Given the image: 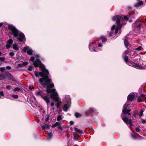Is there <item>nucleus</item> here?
<instances>
[{
  "instance_id": "35",
  "label": "nucleus",
  "mask_w": 146,
  "mask_h": 146,
  "mask_svg": "<svg viewBox=\"0 0 146 146\" xmlns=\"http://www.w3.org/2000/svg\"><path fill=\"white\" fill-rule=\"evenodd\" d=\"M23 66L24 67L25 66H26L28 64V63L27 62H23Z\"/></svg>"
},
{
  "instance_id": "42",
  "label": "nucleus",
  "mask_w": 146,
  "mask_h": 146,
  "mask_svg": "<svg viewBox=\"0 0 146 146\" xmlns=\"http://www.w3.org/2000/svg\"><path fill=\"white\" fill-rule=\"evenodd\" d=\"M35 58L34 57H33V56L31 57V58L30 60L32 62H33L35 59Z\"/></svg>"
},
{
  "instance_id": "39",
  "label": "nucleus",
  "mask_w": 146,
  "mask_h": 146,
  "mask_svg": "<svg viewBox=\"0 0 146 146\" xmlns=\"http://www.w3.org/2000/svg\"><path fill=\"white\" fill-rule=\"evenodd\" d=\"M136 131L137 132H139L140 131V129L138 127H136L135 128Z\"/></svg>"
},
{
  "instance_id": "19",
  "label": "nucleus",
  "mask_w": 146,
  "mask_h": 146,
  "mask_svg": "<svg viewBox=\"0 0 146 146\" xmlns=\"http://www.w3.org/2000/svg\"><path fill=\"white\" fill-rule=\"evenodd\" d=\"M52 133L51 132L49 133L48 134L47 137V139L48 140H50L51 139L52 136Z\"/></svg>"
},
{
  "instance_id": "32",
  "label": "nucleus",
  "mask_w": 146,
  "mask_h": 146,
  "mask_svg": "<svg viewBox=\"0 0 146 146\" xmlns=\"http://www.w3.org/2000/svg\"><path fill=\"white\" fill-rule=\"evenodd\" d=\"M143 101V99L141 98V97H139L137 100V101L138 102H142Z\"/></svg>"
},
{
  "instance_id": "53",
  "label": "nucleus",
  "mask_w": 146,
  "mask_h": 146,
  "mask_svg": "<svg viewBox=\"0 0 146 146\" xmlns=\"http://www.w3.org/2000/svg\"><path fill=\"white\" fill-rule=\"evenodd\" d=\"M6 68L7 69H9V70L11 69V67L10 66H7L6 67Z\"/></svg>"
},
{
  "instance_id": "2",
  "label": "nucleus",
  "mask_w": 146,
  "mask_h": 146,
  "mask_svg": "<svg viewBox=\"0 0 146 146\" xmlns=\"http://www.w3.org/2000/svg\"><path fill=\"white\" fill-rule=\"evenodd\" d=\"M8 27L11 32L9 33L13 34L15 37H17L18 40L20 42H24L25 41V38L24 34L22 33H20L17 29L12 25H9Z\"/></svg>"
},
{
  "instance_id": "1",
  "label": "nucleus",
  "mask_w": 146,
  "mask_h": 146,
  "mask_svg": "<svg viewBox=\"0 0 146 146\" xmlns=\"http://www.w3.org/2000/svg\"><path fill=\"white\" fill-rule=\"evenodd\" d=\"M35 56L36 59L33 62L34 65L35 67L39 66L41 69V72H38L37 71H35V75L36 77H38L39 76L42 77L39 79L40 83L43 87H46V91L49 92L50 91V88L54 87V84L48 76L49 74L48 70L45 69L44 66H42L40 61L37 59V58H40V55L36 54L35 55Z\"/></svg>"
},
{
  "instance_id": "49",
  "label": "nucleus",
  "mask_w": 146,
  "mask_h": 146,
  "mask_svg": "<svg viewBox=\"0 0 146 146\" xmlns=\"http://www.w3.org/2000/svg\"><path fill=\"white\" fill-rule=\"evenodd\" d=\"M142 122L143 123H146V121L145 120L143 119L142 121Z\"/></svg>"
},
{
  "instance_id": "58",
  "label": "nucleus",
  "mask_w": 146,
  "mask_h": 146,
  "mask_svg": "<svg viewBox=\"0 0 146 146\" xmlns=\"http://www.w3.org/2000/svg\"><path fill=\"white\" fill-rule=\"evenodd\" d=\"M138 22H139V20L138 19L135 22V23H138Z\"/></svg>"
},
{
  "instance_id": "63",
  "label": "nucleus",
  "mask_w": 146,
  "mask_h": 146,
  "mask_svg": "<svg viewBox=\"0 0 146 146\" xmlns=\"http://www.w3.org/2000/svg\"><path fill=\"white\" fill-rule=\"evenodd\" d=\"M132 136L134 137V138H135V135H132Z\"/></svg>"
},
{
  "instance_id": "4",
  "label": "nucleus",
  "mask_w": 146,
  "mask_h": 146,
  "mask_svg": "<svg viewBox=\"0 0 146 146\" xmlns=\"http://www.w3.org/2000/svg\"><path fill=\"white\" fill-rule=\"evenodd\" d=\"M123 19V18L121 16L117 15L113 17L112 20L113 21H116V22L117 23V27L115 28V33H117L118 32V30H120L121 27L122 25L120 23L121 21Z\"/></svg>"
},
{
  "instance_id": "50",
  "label": "nucleus",
  "mask_w": 146,
  "mask_h": 146,
  "mask_svg": "<svg viewBox=\"0 0 146 146\" xmlns=\"http://www.w3.org/2000/svg\"><path fill=\"white\" fill-rule=\"evenodd\" d=\"M50 106H54V103L53 102H52L50 104Z\"/></svg>"
},
{
  "instance_id": "18",
  "label": "nucleus",
  "mask_w": 146,
  "mask_h": 146,
  "mask_svg": "<svg viewBox=\"0 0 146 146\" xmlns=\"http://www.w3.org/2000/svg\"><path fill=\"white\" fill-rule=\"evenodd\" d=\"M125 45L126 47H127L129 45V44L127 40L126 36L125 37V40L124 41Z\"/></svg>"
},
{
  "instance_id": "36",
  "label": "nucleus",
  "mask_w": 146,
  "mask_h": 146,
  "mask_svg": "<svg viewBox=\"0 0 146 146\" xmlns=\"http://www.w3.org/2000/svg\"><path fill=\"white\" fill-rule=\"evenodd\" d=\"M4 60V58L3 57H0V64L1 62H3Z\"/></svg>"
},
{
  "instance_id": "51",
  "label": "nucleus",
  "mask_w": 146,
  "mask_h": 146,
  "mask_svg": "<svg viewBox=\"0 0 146 146\" xmlns=\"http://www.w3.org/2000/svg\"><path fill=\"white\" fill-rule=\"evenodd\" d=\"M139 5L138 4V3L136 4L135 5V7H138L139 6Z\"/></svg>"
},
{
  "instance_id": "37",
  "label": "nucleus",
  "mask_w": 146,
  "mask_h": 146,
  "mask_svg": "<svg viewBox=\"0 0 146 146\" xmlns=\"http://www.w3.org/2000/svg\"><path fill=\"white\" fill-rule=\"evenodd\" d=\"M11 88V87L9 85H7L6 86V88L8 90H10Z\"/></svg>"
},
{
  "instance_id": "55",
  "label": "nucleus",
  "mask_w": 146,
  "mask_h": 146,
  "mask_svg": "<svg viewBox=\"0 0 146 146\" xmlns=\"http://www.w3.org/2000/svg\"><path fill=\"white\" fill-rule=\"evenodd\" d=\"M56 126V125L55 124V123H54V124L52 125V127H54Z\"/></svg>"
},
{
  "instance_id": "25",
  "label": "nucleus",
  "mask_w": 146,
  "mask_h": 146,
  "mask_svg": "<svg viewBox=\"0 0 146 146\" xmlns=\"http://www.w3.org/2000/svg\"><path fill=\"white\" fill-rule=\"evenodd\" d=\"M144 111V109L143 108V109H142L140 111V114H139V115L141 117V116L142 115H143V112Z\"/></svg>"
},
{
  "instance_id": "8",
  "label": "nucleus",
  "mask_w": 146,
  "mask_h": 146,
  "mask_svg": "<svg viewBox=\"0 0 146 146\" xmlns=\"http://www.w3.org/2000/svg\"><path fill=\"white\" fill-rule=\"evenodd\" d=\"M139 64H137L136 63H132L131 64L132 66L134 68H135L137 69H143V63L142 64L140 63Z\"/></svg>"
},
{
  "instance_id": "3",
  "label": "nucleus",
  "mask_w": 146,
  "mask_h": 146,
  "mask_svg": "<svg viewBox=\"0 0 146 146\" xmlns=\"http://www.w3.org/2000/svg\"><path fill=\"white\" fill-rule=\"evenodd\" d=\"M51 88H50L49 92H48V91H46V92L48 94L50 93V98L53 100L57 102L55 106L57 107V109H58L59 106L58 102L59 99V96L55 89L54 88L51 89Z\"/></svg>"
},
{
  "instance_id": "56",
  "label": "nucleus",
  "mask_w": 146,
  "mask_h": 146,
  "mask_svg": "<svg viewBox=\"0 0 146 146\" xmlns=\"http://www.w3.org/2000/svg\"><path fill=\"white\" fill-rule=\"evenodd\" d=\"M70 123L71 125H73L74 124V122L73 121H71L70 122Z\"/></svg>"
},
{
  "instance_id": "33",
  "label": "nucleus",
  "mask_w": 146,
  "mask_h": 146,
  "mask_svg": "<svg viewBox=\"0 0 146 146\" xmlns=\"http://www.w3.org/2000/svg\"><path fill=\"white\" fill-rule=\"evenodd\" d=\"M129 51L128 50H126L125 52L123 54V56H125L127 54L129 53Z\"/></svg>"
},
{
  "instance_id": "22",
  "label": "nucleus",
  "mask_w": 146,
  "mask_h": 146,
  "mask_svg": "<svg viewBox=\"0 0 146 146\" xmlns=\"http://www.w3.org/2000/svg\"><path fill=\"white\" fill-rule=\"evenodd\" d=\"M124 60L126 62V63L129 65V64L127 63L128 62H129V59L128 58V57L127 56H126L124 58Z\"/></svg>"
},
{
  "instance_id": "57",
  "label": "nucleus",
  "mask_w": 146,
  "mask_h": 146,
  "mask_svg": "<svg viewBox=\"0 0 146 146\" xmlns=\"http://www.w3.org/2000/svg\"><path fill=\"white\" fill-rule=\"evenodd\" d=\"M98 46L100 47H102V45L100 43H99L98 44Z\"/></svg>"
},
{
  "instance_id": "47",
  "label": "nucleus",
  "mask_w": 146,
  "mask_h": 146,
  "mask_svg": "<svg viewBox=\"0 0 146 146\" xmlns=\"http://www.w3.org/2000/svg\"><path fill=\"white\" fill-rule=\"evenodd\" d=\"M58 129H60L61 130H62V127L61 126H60V125L58 127Z\"/></svg>"
},
{
  "instance_id": "7",
  "label": "nucleus",
  "mask_w": 146,
  "mask_h": 146,
  "mask_svg": "<svg viewBox=\"0 0 146 146\" xmlns=\"http://www.w3.org/2000/svg\"><path fill=\"white\" fill-rule=\"evenodd\" d=\"M97 46V45L96 44L95 42H92L90 43L89 44V48L90 50L92 52H96L97 51L95 50V48Z\"/></svg>"
},
{
  "instance_id": "64",
  "label": "nucleus",
  "mask_w": 146,
  "mask_h": 146,
  "mask_svg": "<svg viewBox=\"0 0 146 146\" xmlns=\"http://www.w3.org/2000/svg\"><path fill=\"white\" fill-rule=\"evenodd\" d=\"M145 103H146V97H145Z\"/></svg>"
},
{
  "instance_id": "48",
  "label": "nucleus",
  "mask_w": 146,
  "mask_h": 146,
  "mask_svg": "<svg viewBox=\"0 0 146 146\" xmlns=\"http://www.w3.org/2000/svg\"><path fill=\"white\" fill-rule=\"evenodd\" d=\"M145 95L143 94H141L139 97L142 98L145 96Z\"/></svg>"
},
{
  "instance_id": "30",
  "label": "nucleus",
  "mask_w": 146,
  "mask_h": 146,
  "mask_svg": "<svg viewBox=\"0 0 146 146\" xmlns=\"http://www.w3.org/2000/svg\"><path fill=\"white\" fill-rule=\"evenodd\" d=\"M33 69V67L32 66H30L28 69V70L30 71H32Z\"/></svg>"
},
{
  "instance_id": "27",
  "label": "nucleus",
  "mask_w": 146,
  "mask_h": 146,
  "mask_svg": "<svg viewBox=\"0 0 146 146\" xmlns=\"http://www.w3.org/2000/svg\"><path fill=\"white\" fill-rule=\"evenodd\" d=\"M75 115L76 117H79L81 116V114L78 113H75Z\"/></svg>"
},
{
  "instance_id": "45",
  "label": "nucleus",
  "mask_w": 146,
  "mask_h": 146,
  "mask_svg": "<svg viewBox=\"0 0 146 146\" xmlns=\"http://www.w3.org/2000/svg\"><path fill=\"white\" fill-rule=\"evenodd\" d=\"M115 25H113L111 28V30H114L115 28Z\"/></svg>"
},
{
  "instance_id": "60",
  "label": "nucleus",
  "mask_w": 146,
  "mask_h": 146,
  "mask_svg": "<svg viewBox=\"0 0 146 146\" xmlns=\"http://www.w3.org/2000/svg\"><path fill=\"white\" fill-rule=\"evenodd\" d=\"M3 23H0V27H1L2 25H3Z\"/></svg>"
},
{
  "instance_id": "62",
  "label": "nucleus",
  "mask_w": 146,
  "mask_h": 146,
  "mask_svg": "<svg viewBox=\"0 0 146 146\" xmlns=\"http://www.w3.org/2000/svg\"><path fill=\"white\" fill-rule=\"evenodd\" d=\"M59 100H60V99H59ZM58 102H59V103H62V102H61V101L60 100H59V101Z\"/></svg>"
},
{
  "instance_id": "23",
  "label": "nucleus",
  "mask_w": 146,
  "mask_h": 146,
  "mask_svg": "<svg viewBox=\"0 0 146 146\" xmlns=\"http://www.w3.org/2000/svg\"><path fill=\"white\" fill-rule=\"evenodd\" d=\"M100 38L102 40L103 42H104L107 40L106 37L103 36H101L100 37Z\"/></svg>"
},
{
  "instance_id": "24",
  "label": "nucleus",
  "mask_w": 146,
  "mask_h": 146,
  "mask_svg": "<svg viewBox=\"0 0 146 146\" xmlns=\"http://www.w3.org/2000/svg\"><path fill=\"white\" fill-rule=\"evenodd\" d=\"M74 129L77 132H78L81 133H83V131L82 130H80L79 129H78L77 128L75 127Z\"/></svg>"
},
{
  "instance_id": "28",
  "label": "nucleus",
  "mask_w": 146,
  "mask_h": 146,
  "mask_svg": "<svg viewBox=\"0 0 146 146\" xmlns=\"http://www.w3.org/2000/svg\"><path fill=\"white\" fill-rule=\"evenodd\" d=\"M20 90V88L18 87H17L15 88L13 90V92H16L17 91H19Z\"/></svg>"
},
{
  "instance_id": "15",
  "label": "nucleus",
  "mask_w": 146,
  "mask_h": 146,
  "mask_svg": "<svg viewBox=\"0 0 146 146\" xmlns=\"http://www.w3.org/2000/svg\"><path fill=\"white\" fill-rule=\"evenodd\" d=\"M42 98L46 102L47 105L50 102V100L47 96H43Z\"/></svg>"
},
{
  "instance_id": "52",
  "label": "nucleus",
  "mask_w": 146,
  "mask_h": 146,
  "mask_svg": "<svg viewBox=\"0 0 146 146\" xmlns=\"http://www.w3.org/2000/svg\"><path fill=\"white\" fill-rule=\"evenodd\" d=\"M124 19L125 20H128V18L127 16H124Z\"/></svg>"
},
{
  "instance_id": "43",
  "label": "nucleus",
  "mask_w": 146,
  "mask_h": 146,
  "mask_svg": "<svg viewBox=\"0 0 146 146\" xmlns=\"http://www.w3.org/2000/svg\"><path fill=\"white\" fill-rule=\"evenodd\" d=\"M138 3L139 5H142L143 3L142 1H139Z\"/></svg>"
},
{
  "instance_id": "41",
  "label": "nucleus",
  "mask_w": 146,
  "mask_h": 146,
  "mask_svg": "<svg viewBox=\"0 0 146 146\" xmlns=\"http://www.w3.org/2000/svg\"><path fill=\"white\" fill-rule=\"evenodd\" d=\"M5 70V67H1L0 68V70L1 72Z\"/></svg>"
},
{
  "instance_id": "59",
  "label": "nucleus",
  "mask_w": 146,
  "mask_h": 146,
  "mask_svg": "<svg viewBox=\"0 0 146 146\" xmlns=\"http://www.w3.org/2000/svg\"><path fill=\"white\" fill-rule=\"evenodd\" d=\"M34 87L33 86L32 87H29V89H34Z\"/></svg>"
},
{
  "instance_id": "13",
  "label": "nucleus",
  "mask_w": 146,
  "mask_h": 146,
  "mask_svg": "<svg viewBox=\"0 0 146 146\" xmlns=\"http://www.w3.org/2000/svg\"><path fill=\"white\" fill-rule=\"evenodd\" d=\"M94 109L92 108H90L87 111H85V113L86 115L88 116L90 113L94 112Z\"/></svg>"
},
{
  "instance_id": "5",
  "label": "nucleus",
  "mask_w": 146,
  "mask_h": 146,
  "mask_svg": "<svg viewBox=\"0 0 146 146\" xmlns=\"http://www.w3.org/2000/svg\"><path fill=\"white\" fill-rule=\"evenodd\" d=\"M67 97L68 99L67 100V102L62 107L63 110L64 111H67L70 107L71 100L70 96H68Z\"/></svg>"
},
{
  "instance_id": "17",
  "label": "nucleus",
  "mask_w": 146,
  "mask_h": 146,
  "mask_svg": "<svg viewBox=\"0 0 146 146\" xmlns=\"http://www.w3.org/2000/svg\"><path fill=\"white\" fill-rule=\"evenodd\" d=\"M13 48L15 50H19V47L17 44H14L13 45Z\"/></svg>"
},
{
  "instance_id": "16",
  "label": "nucleus",
  "mask_w": 146,
  "mask_h": 146,
  "mask_svg": "<svg viewBox=\"0 0 146 146\" xmlns=\"http://www.w3.org/2000/svg\"><path fill=\"white\" fill-rule=\"evenodd\" d=\"M35 94L36 96L38 97H40L41 98H42V97L43 96L40 91L36 92Z\"/></svg>"
},
{
  "instance_id": "31",
  "label": "nucleus",
  "mask_w": 146,
  "mask_h": 146,
  "mask_svg": "<svg viewBox=\"0 0 146 146\" xmlns=\"http://www.w3.org/2000/svg\"><path fill=\"white\" fill-rule=\"evenodd\" d=\"M23 67V66L22 63V64H18L17 65V68H20V67Z\"/></svg>"
},
{
  "instance_id": "38",
  "label": "nucleus",
  "mask_w": 146,
  "mask_h": 146,
  "mask_svg": "<svg viewBox=\"0 0 146 146\" xmlns=\"http://www.w3.org/2000/svg\"><path fill=\"white\" fill-rule=\"evenodd\" d=\"M0 95L1 96H4V94L3 91L0 92Z\"/></svg>"
},
{
  "instance_id": "14",
  "label": "nucleus",
  "mask_w": 146,
  "mask_h": 146,
  "mask_svg": "<svg viewBox=\"0 0 146 146\" xmlns=\"http://www.w3.org/2000/svg\"><path fill=\"white\" fill-rule=\"evenodd\" d=\"M134 98V95L131 93L127 97V100L130 101H132Z\"/></svg>"
},
{
  "instance_id": "34",
  "label": "nucleus",
  "mask_w": 146,
  "mask_h": 146,
  "mask_svg": "<svg viewBox=\"0 0 146 146\" xmlns=\"http://www.w3.org/2000/svg\"><path fill=\"white\" fill-rule=\"evenodd\" d=\"M12 97L14 98L17 99L18 98V96L17 95H13Z\"/></svg>"
},
{
  "instance_id": "9",
  "label": "nucleus",
  "mask_w": 146,
  "mask_h": 146,
  "mask_svg": "<svg viewBox=\"0 0 146 146\" xmlns=\"http://www.w3.org/2000/svg\"><path fill=\"white\" fill-rule=\"evenodd\" d=\"M121 118L124 122L126 124H129L130 126L132 125L131 120V119H129L127 117H123L121 116Z\"/></svg>"
},
{
  "instance_id": "29",
  "label": "nucleus",
  "mask_w": 146,
  "mask_h": 146,
  "mask_svg": "<svg viewBox=\"0 0 146 146\" xmlns=\"http://www.w3.org/2000/svg\"><path fill=\"white\" fill-rule=\"evenodd\" d=\"M142 49V47L141 46H139L137 48H136L135 49V50H137L138 51L141 50Z\"/></svg>"
},
{
  "instance_id": "20",
  "label": "nucleus",
  "mask_w": 146,
  "mask_h": 146,
  "mask_svg": "<svg viewBox=\"0 0 146 146\" xmlns=\"http://www.w3.org/2000/svg\"><path fill=\"white\" fill-rule=\"evenodd\" d=\"M5 74H0V80H4L5 78Z\"/></svg>"
},
{
  "instance_id": "26",
  "label": "nucleus",
  "mask_w": 146,
  "mask_h": 146,
  "mask_svg": "<svg viewBox=\"0 0 146 146\" xmlns=\"http://www.w3.org/2000/svg\"><path fill=\"white\" fill-rule=\"evenodd\" d=\"M62 119V115H58L57 117V120L58 121H59Z\"/></svg>"
},
{
  "instance_id": "10",
  "label": "nucleus",
  "mask_w": 146,
  "mask_h": 146,
  "mask_svg": "<svg viewBox=\"0 0 146 146\" xmlns=\"http://www.w3.org/2000/svg\"><path fill=\"white\" fill-rule=\"evenodd\" d=\"M23 51L29 54H32L33 51L29 46L25 47L23 49Z\"/></svg>"
},
{
  "instance_id": "46",
  "label": "nucleus",
  "mask_w": 146,
  "mask_h": 146,
  "mask_svg": "<svg viewBox=\"0 0 146 146\" xmlns=\"http://www.w3.org/2000/svg\"><path fill=\"white\" fill-rule=\"evenodd\" d=\"M141 26V25L140 24H139L137 26V28L139 29Z\"/></svg>"
},
{
  "instance_id": "61",
  "label": "nucleus",
  "mask_w": 146,
  "mask_h": 146,
  "mask_svg": "<svg viewBox=\"0 0 146 146\" xmlns=\"http://www.w3.org/2000/svg\"><path fill=\"white\" fill-rule=\"evenodd\" d=\"M128 9H131V7H128Z\"/></svg>"
},
{
  "instance_id": "40",
  "label": "nucleus",
  "mask_w": 146,
  "mask_h": 146,
  "mask_svg": "<svg viewBox=\"0 0 146 146\" xmlns=\"http://www.w3.org/2000/svg\"><path fill=\"white\" fill-rule=\"evenodd\" d=\"M55 124L56 125V126H59L60 125V123L59 122H57L55 123Z\"/></svg>"
},
{
  "instance_id": "54",
  "label": "nucleus",
  "mask_w": 146,
  "mask_h": 146,
  "mask_svg": "<svg viewBox=\"0 0 146 146\" xmlns=\"http://www.w3.org/2000/svg\"><path fill=\"white\" fill-rule=\"evenodd\" d=\"M112 34H113V33L112 32H110V33L109 36L110 37L112 36Z\"/></svg>"
},
{
  "instance_id": "21",
  "label": "nucleus",
  "mask_w": 146,
  "mask_h": 146,
  "mask_svg": "<svg viewBox=\"0 0 146 146\" xmlns=\"http://www.w3.org/2000/svg\"><path fill=\"white\" fill-rule=\"evenodd\" d=\"M49 127V125L47 124H45L42 126V128L43 129H45L46 128H48Z\"/></svg>"
},
{
  "instance_id": "44",
  "label": "nucleus",
  "mask_w": 146,
  "mask_h": 146,
  "mask_svg": "<svg viewBox=\"0 0 146 146\" xmlns=\"http://www.w3.org/2000/svg\"><path fill=\"white\" fill-rule=\"evenodd\" d=\"M9 55L11 56H13L14 55V53L13 52H11L9 53Z\"/></svg>"
},
{
  "instance_id": "12",
  "label": "nucleus",
  "mask_w": 146,
  "mask_h": 146,
  "mask_svg": "<svg viewBox=\"0 0 146 146\" xmlns=\"http://www.w3.org/2000/svg\"><path fill=\"white\" fill-rule=\"evenodd\" d=\"M13 40L11 39H9V40L7 42L6 46L7 48L8 49L10 47L11 44L13 43Z\"/></svg>"
},
{
  "instance_id": "6",
  "label": "nucleus",
  "mask_w": 146,
  "mask_h": 146,
  "mask_svg": "<svg viewBox=\"0 0 146 146\" xmlns=\"http://www.w3.org/2000/svg\"><path fill=\"white\" fill-rule=\"evenodd\" d=\"M129 105L128 104L126 103L123 106L122 110V113L123 114H125L127 113L129 115H131V113H129L130 110V109H127V108Z\"/></svg>"
},
{
  "instance_id": "11",
  "label": "nucleus",
  "mask_w": 146,
  "mask_h": 146,
  "mask_svg": "<svg viewBox=\"0 0 146 146\" xmlns=\"http://www.w3.org/2000/svg\"><path fill=\"white\" fill-rule=\"evenodd\" d=\"M5 76H7L9 79L12 80L13 81H15V80L12 75L9 72H7L5 73Z\"/></svg>"
}]
</instances>
